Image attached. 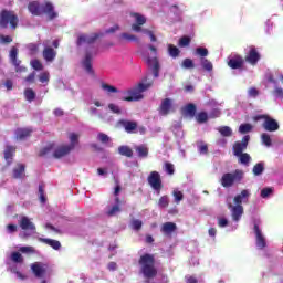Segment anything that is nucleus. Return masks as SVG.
I'll list each match as a JSON object with an SVG mask.
<instances>
[{
  "label": "nucleus",
  "mask_w": 283,
  "mask_h": 283,
  "mask_svg": "<svg viewBox=\"0 0 283 283\" xmlns=\"http://www.w3.org/2000/svg\"><path fill=\"white\" fill-rule=\"evenodd\" d=\"M148 49L150 50L153 57H149L147 55H144V57L146 60V63H148V66L151 70L155 78H158L160 72V63L158 62V57H156L157 51L154 45H148Z\"/></svg>",
  "instance_id": "9b49d317"
},
{
  "label": "nucleus",
  "mask_w": 283,
  "mask_h": 283,
  "mask_svg": "<svg viewBox=\"0 0 283 283\" xmlns=\"http://www.w3.org/2000/svg\"><path fill=\"white\" fill-rule=\"evenodd\" d=\"M171 112H174V101L170 98L164 99L159 107L160 116H167V114H171Z\"/></svg>",
  "instance_id": "4be33fe9"
},
{
  "label": "nucleus",
  "mask_w": 283,
  "mask_h": 283,
  "mask_svg": "<svg viewBox=\"0 0 283 283\" xmlns=\"http://www.w3.org/2000/svg\"><path fill=\"white\" fill-rule=\"evenodd\" d=\"M164 170L169 176H174V165L172 164L166 163L165 166H164Z\"/></svg>",
  "instance_id": "052dcab7"
},
{
  "label": "nucleus",
  "mask_w": 283,
  "mask_h": 283,
  "mask_svg": "<svg viewBox=\"0 0 283 283\" xmlns=\"http://www.w3.org/2000/svg\"><path fill=\"white\" fill-rule=\"evenodd\" d=\"M218 227L221 229L229 227L228 231H235V229H238V224L229 222V220L224 217L218 219Z\"/></svg>",
  "instance_id": "a878e982"
},
{
  "label": "nucleus",
  "mask_w": 283,
  "mask_h": 283,
  "mask_svg": "<svg viewBox=\"0 0 283 283\" xmlns=\"http://www.w3.org/2000/svg\"><path fill=\"white\" fill-rule=\"evenodd\" d=\"M20 227H21L22 231H27L21 234L23 238H28V237L32 235L33 233H36V227L28 217H22L20 219Z\"/></svg>",
  "instance_id": "ddd939ff"
},
{
  "label": "nucleus",
  "mask_w": 283,
  "mask_h": 283,
  "mask_svg": "<svg viewBox=\"0 0 283 283\" xmlns=\"http://www.w3.org/2000/svg\"><path fill=\"white\" fill-rule=\"evenodd\" d=\"M97 139L99 140V143H104V145L109 143V136H107L106 134H103V133H99L97 135Z\"/></svg>",
  "instance_id": "e2e57ef3"
},
{
  "label": "nucleus",
  "mask_w": 283,
  "mask_h": 283,
  "mask_svg": "<svg viewBox=\"0 0 283 283\" xmlns=\"http://www.w3.org/2000/svg\"><path fill=\"white\" fill-rule=\"evenodd\" d=\"M243 178H244V171L237 169L233 172L223 174V176L221 177V185L222 187H226V188L233 187L235 182H242Z\"/></svg>",
  "instance_id": "6e6552de"
},
{
  "label": "nucleus",
  "mask_w": 283,
  "mask_h": 283,
  "mask_svg": "<svg viewBox=\"0 0 283 283\" xmlns=\"http://www.w3.org/2000/svg\"><path fill=\"white\" fill-rule=\"evenodd\" d=\"M273 96H275V98H281L283 101V88L280 86H275L273 91Z\"/></svg>",
  "instance_id": "6e6d98bb"
},
{
  "label": "nucleus",
  "mask_w": 283,
  "mask_h": 283,
  "mask_svg": "<svg viewBox=\"0 0 283 283\" xmlns=\"http://www.w3.org/2000/svg\"><path fill=\"white\" fill-rule=\"evenodd\" d=\"M25 176V166L23 164H18L13 168V178L21 179Z\"/></svg>",
  "instance_id": "7c9ffc66"
},
{
  "label": "nucleus",
  "mask_w": 283,
  "mask_h": 283,
  "mask_svg": "<svg viewBox=\"0 0 283 283\" xmlns=\"http://www.w3.org/2000/svg\"><path fill=\"white\" fill-rule=\"evenodd\" d=\"M200 63L203 70H206V72L213 71V63H211V61H209L208 59L201 57Z\"/></svg>",
  "instance_id": "58836bf2"
},
{
  "label": "nucleus",
  "mask_w": 283,
  "mask_h": 283,
  "mask_svg": "<svg viewBox=\"0 0 283 283\" xmlns=\"http://www.w3.org/2000/svg\"><path fill=\"white\" fill-rule=\"evenodd\" d=\"M172 196H174V198H175V202H176L177 205H180V202H181V200H182V198H184L182 191H180V190H178V189H175V190L172 191Z\"/></svg>",
  "instance_id": "8fccbe9b"
},
{
  "label": "nucleus",
  "mask_w": 283,
  "mask_h": 283,
  "mask_svg": "<svg viewBox=\"0 0 283 283\" xmlns=\"http://www.w3.org/2000/svg\"><path fill=\"white\" fill-rule=\"evenodd\" d=\"M196 54L198 56H209V50H207L206 48L199 46L196 49Z\"/></svg>",
  "instance_id": "5fc2aeb1"
},
{
  "label": "nucleus",
  "mask_w": 283,
  "mask_h": 283,
  "mask_svg": "<svg viewBox=\"0 0 283 283\" xmlns=\"http://www.w3.org/2000/svg\"><path fill=\"white\" fill-rule=\"evenodd\" d=\"M118 193H120V186H116L114 190L115 203L107 208V216H116L120 213V199L118 198Z\"/></svg>",
  "instance_id": "2eb2a0df"
},
{
  "label": "nucleus",
  "mask_w": 283,
  "mask_h": 283,
  "mask_svg": "<svg viewBox=\"0 0 283 283\" xmlns=\"http://www.w3.org/2000/svg\"><path fill=\"white\" fill-rule=\"evenodd\" d=\"M18 54H19V49H17L15 46H13V48L11 49V51H10V54H9L10 61H11V63L15 66V71H17V72H25V67L20 66V65H21V61H19V60L17 59Z\"/></svg>",
  "instance_id": "412c9836"
},
{
  "label": "nucleus",
  "mask_w": 283,
  "mask_h": 283,
  "mask_svg": "<svg viewBox=\"0 0 283 283\" xmlns=\"http://www.w3.org/2000/svg\"><path fill=\"white\" fill-rule=\"evenodd\" d=\"M98 33L91 34H80L77 38V46L86 48V53L81 61V66L91 76H94V69L92 67V61L96 56L98 49L94 46V42L99 38Z\"/></svg>",
  "instance_id": "f257e3e1"
},
{
  "label": "nucleus",
  "mask_w": 283,
  "mask_h": 283,
  "mask_svg": "<svg viewBox=\"0 0 283 283\" xmlns=\"http://www.w3.org/2000/svg\"><path fill=\"white\" fill-rule=\"evenodd\" d=\"M218 132L221 134V136H224L227 138H229V136L233 135V130L231 129V127L229 126H220L219 128H217Z\"/></svg>",
  "instance_id": "e433bc0d"
},
{
  "label": "nucleus",
  "mask_w": 283,
  "mask_h": 283,
  "mask_svg": "<svg viewBox=\"0 0 283 283\" xmlns=\"http://www.w3.org/2000/svg\"><path fill=\"white\" fill-rule=\"evenodd\" d=\"M135 150L138 154L139 158H147V156L149 155V148H147L145 145L135 147Z\"/></svg>",
  "instance_id": "473e14b6"
},
{
  "label": "nucleus",
  "mask_w": 283,
  "mask_h": 283,
  "mask_svg": "<svg viewBox=\"0 0 283 283\" xmlns=\"http://www.w3.org/2000/svg\"><path fill=\"white\" fill-rule=\"evenodd\" d=\"M250 196H251V190L244 189L241 191V193L234 197V203L237 206L242 205V202H247V200H249Z\"/></svg>",
  "instance_id": "393cba45"
},
{
  "label": "nucleus",
  "mask_w": 283,
  "mask_h": 283,
  "mask_svg": "<svg viewBox=\"0 0 283 283\" xmlns=\"http://www.w3.org/2000/svg\"><path fill=\"white\" fill-rule=\"evenodd\" d=\"M31 67H33V70L41 71L43 70V64L39 60H33L31 61Z\"/></svg>",
  "instance_id": "bf43d9fd"
},
{
  "label": "nucleus",
  "mask_w": 283,
  "mask_h": 283,
  "mask_svg": "<svg viewBox=\"0 0 283 283\" xmlns=\"http://www.w3.org/2000/svg\"><path fill=\"white\" fill-rule=\"evenodd\" d=\"M273 196V188H263L261 190V198L266 200V198H271Z\"/></svg>",
  "instance_id": "de8ad7c7"
},
{
  "label": "nucleus",
  "mask_w": 283,
  "mask_h": 283,
  "mask_svg": "<svg viewBox=\"0 0 283 283\" xmlns=\"http://www.w3.org/2000/svg\"><path fill=\"white\" fill-rule=\"evenodd\" d=\"M237 157L239 158V163H241V165H249V163H251V156L247 153H242Z\"/></svg>",
  "instance_id": "37998d69"
},
{
  "label": "nucleus",
  "mask_w": 283,
  "mask_h": 283,
  "mask_svg": "<svg viewBox=\"0 0 283 283\" xmlns=\"http://www.w3.org/2000/svg\"><path fill=\"white\" fill-rule=\"evenodd\" d=\"M39 81L40 83L48 85V83H50V73L49 72L41 73L39 75Z\"/></svg>",
  "instance_id": "3c124183"
},
{
  "label": "nucleus",
  "mask_w": 283,
  "mask_h": 283,
  "mask_svg": "<svg viewBox=\"0 0 283 283\" xmlns=\"http://www.w3.org/2000/svg\"><path fill=\"white\" fill-rule=\"evenodd\" d=\"M252 174L254 176H262V174H264V161L256 164L252 169Z\"/></svg>",
  "instance_id": "c9c22d12"
},
{
  "label": "nucleus",
  "mask_w": 283,
  "mask_h": 283,
  "mask_svg": "<svg viewBox=\"0 0 283 283\" xmlns=\"http://www.w3.org/2000/svg\"><path fill=\"white\" fill-rule=\"evenodd\" d=\"M30 134H32V129L30 128H18L15 130V138L17 140H25Z\"/></svg>",
  "instance_id": "c85d7f7f"
},
{
  "label": "nucleus",
  "mask_w": 283,
  "mask_h": 283,
  "mask_svg": "<svg viewBox=\"0 0 283 283\" xmlns=\"http://www.w3.org/2000/svg\"><path fill=\"white\" fill-rule=\"evenodd\" d=\"M191 43V39L184 36L179 40V48H187Z\"/></svg>",
  "instance_id": "13d9d810"
},
{
  "label": "nucleus",
  "mask_w": 283,
  "mask_h": 283,
  "mask_svg": "<svg viewBox=\"0 0 283 283\" xmlns=\"http://www.w3.org/2000/svg\"><path fill=\"white\" fill-rule=\"evenodd\" d=\"M168 53H169V56H171L172 59H176L180 54V50L174 44H168Z\"/></svg>",
  "instance_id": "79ce46f5"
},
{
  "label": "nucleus",
  "mask_w": 283,
  "mask_h": 283,
  "mask_svg": "<svg viewBox=\"0 0 283 283\" xmlns=\"http://www.w3.org/2000/svg\"><path fill=\"white\" fill-rule=\"evenodd\" d=\"M19 251L21 253H34V249L32 247H21Z\"/></svg>",
  "instance_id": "69168bd1"
},
{
  "label": "nucleus",
  "mask_w": 283,
  "mask_h": 283,
  "mask_svg": "<svg viewBox=\"0 0 283 283\" xmlns=\"http://www.w3.org/2000/svg\"><path fill=\"white\" fill-rule=\"evenodd\" d=\"M90 114H91L92 116H99V118H102V120H107V122L112 120V118H111V117H107V115H101V114H98V109H97V108H94V107H91V108H90Z\"/></svg>",
  "instance_id": "a18cd8bd"
},
{
  "label": "nucleus",
  "mask_w": 283,
  "mask_h": 283,
  "mask_svg": "<svg viewBox=\"0 0 283 283\" xmlns=\"http://www.w3.org/2000/svg\"><path fill=\"white\" fill-rule=\"evenodd\" d=\"M255 245L260 251L266 249V237L262 233V230L258 224L254 226Z\"/></svg>",
  "instance_id": "dca6fc26"
},
{
  "label": "nucleus",
  "mask_w": 283,
  "mask_h": 283,
  "mask_svg": "<svg viewBox=\"0 0 283 283\" xmlns=\"http://www.w3.org/2000/svg\"><path fill=\"white\" fill-rule=\"evenodd\" d=\"M140 272L146 280H153L158 275V270H156V260L151 254H144L139 259Z\"/></svg>",
  "instance_id": "f03ea898"
},
{
  "label": "nucleus",
  "mask_w": 283,
  "mask_h": 283,
  "mask_svg": "<svg viewBox=\"0 0 283 283\" xmlns=\"http://www.w3.org/2000/svg\"><path fill=\"white\" fill-rule=\"evenodd\" d=\"M249 140H251V137L249 135H245L242 138V142H237L233 145V154L234 156H240L242 155L244 151V149H247L248 145H249Z\"/></svg>",
  "instance_id": "aec40b11"
},
{
  "label": "nucleus",
  "mask_w": 283,
  "mask_h": 283,
  "mask_svg": "<svg viewBox=\"0 0 283 283\" xmlns=\"http://www.w3.org/2000/svg\"><path fill=\"white\" fill-rule=\"evenodd\" d=\"M159 207L161 209H165V208L169 207V197H167V196L160 197V199H159Z\"/></svg>",
  "instance_id": "864d4df0"
},
{
  "label": "nucleus",
  "mask_w": 283,
  "mask_h": 283,
  "mask_svg": "<svg viewBox=\"0 0 283 283\" xmlns=\"http://www.w3.org/2000/svg\"><path fill=\"white\" fill-rule=\"evenodd\" d=\"M102 90L106 92V94H116L118 93V88L116 86H112L109 84L102 83Z\"/></svg>",
  "instance_id": "a19ab883"
},
{
  "label": "nucleus",
  "mask_w": 283,
  "mask_h": 283,
  "mask_svg": "<svg viewBox=\"0 0 283 283\" xmlns=\"http://www.w3.org/2000/svg\"><path fill=\"white\" fill-rule=\"evenodd\" d=\"M228 65L231 70H242V65H244V57L239 54H232L228 57Z\"/></svg>",
  "instance_id": "a211bd4d"
},
{
  "label": "nucleus",
  "mask_w": 283,
  "mask_h": 283,
  "mask_svg": "<svg viewBox=\"0 0 283 283\" xmlns=\"http://www.w3.org/2000/svg\"><path fill=\"white\" fill-rule=\"evenodd\" d=\"M32 273L39 280H42L40 283H50V272L48 271V264L35 262L31 265Z\"/></svg>",
  "instance_id": "1a4fd4ad"
},
{
  "label": "nucleus",
  "mask_w": 283,
  "mask_h": 283,
  "mask_svg": "<svg viewBox=\"0 0 283 283\" xmlns=\"http://www.w3.org/2000/svg\"><path fill=\"white\" fill-rule=\"evenodd\" d=\"M262 127L265 132H277V129H280V124L271 117H265Z\"/></svg>",
  "instance_id": "5701e85b"
},
{
  "label": "nucleus",
  "mask_w": 283,
  "mask_h": 283,
  "mask_svg": "<svg viewBox=\"0 0 283 283\" xmlns=\"http://www.w3.org/2000/svg\"><path fill=\"white\" fill-rule=\"evenodd\" d=\"M108 109L113 112V114H122L120 106L114 103L108 104Z\"/></svg>",
  "instance_id": "4d7b16f0"
},
{
  "label": "nucleus",
  "mask_w": 283,
  "mask_h": 283,
  "mask_svg": "<svg viewBox=\"0 0 283 283\" xmlns=\"http://www.w3.org/2000/svg\"><path fill=\"white\" fill-rule=\"evenodd\" d=\"M39 198L42 205H45V192L43 190V186H39Z\"/></svg>",
  "instance_id": "0e129e2a"
},
{
  "label": "nucleus",
  "mask_w": 283,
  "mask_h": 283,
  "mask_svg": "<svg viewBox=\"0 0 283 283\" xmlns=\"http://www.w3.org/2000/svg\"><path fill=\"white\" fill-rule=\"evenodd\" d=\"M130 227L132 229H134V231H140V229H143V221L138 219H133L130 222Z\"/></svg>",
  "instance_id": "49530a36"
},
{
  "label": "nucleus",
  "mask_w": 283,
  "mask_h": 283,
  "mask_svg": "<svg viewBox=\"0 0 283 283\" xmlns=\"http://www.w3.org/2000/svg\"><path fill=\"white\" fill-rule=\"evenodd\" d=\"M261 59L260 52H258V49L255 46H251L245 55V62L250 65H258L259 61Z\"/></svg>",
  "instance_id": "6ab92c4d"
},
{
  "label": "nucleus",
  "mask_w": 283,
  "mask_h": 283,
  "mask_svg": "<svg viewBox=\"0 0 283 283\" xmlns=\"http://www.w3.org/2000/svg\"><path fill=\"white\" fill-rule=\"evenodd\" d=\"M149 87H151V83H139L134 88L124 91L122 93V101H127L128 103L142 101L143 92H146Z\"/></svg>",
  "instance_id": "20e7f679"
},
{
  "label": "nucleus",
  "mask_w": 283,
  "mask_h": 283,
  "mask_svg": "<svg viewBox=\"0 0 283 283\" xmlns=\"http://www.w3.org/2000/svg\"><path fill=\"white\" fill-rule=\"evenodd\" d=\"M24 98H25V101H28V103H32V101H34V98H36V93L32 88H27L24 91Z\"/></svg>",
  "instance_id": "4c0bfd02"
},
{
  "label": "nucleus",
  "mask_w": 283,
  "mask_h": 283,
  "mask_svg": "<svg viewBox=\"0 0 283 283\" xmlns=\"http://www.w3.org/2000/svg\"><path fill=\"white\" fill-rule=\"evenodd\" d=\"M177 229V226L176 223L174 222H165L163 226H161V233L164 235H171V233H174Z\"/></svg>",
  "instance_id": "cd10ccee"
},
{
  "label": "nucleus",
  "mask_w": 283,
  "mask_h": 283,
  "mask_svg": "<svg viewBox=\"0 0 283 283\" xmlns=\"http://www.w3.org/2000/svg\"><path fill=\"white\" fill-rule=\"evenodd\" d=\"M253 129V126L251 124H241L239 127L240 134H249Z\"/></svg>",
  "instance_id": "09e8293b"
},
{
  "label": "nucleus",
  "mask_w": 283,
  "mask_h": 283,
  "mask_svg": "<svg viewBox=\"0 0 283 283\" xmlns=\"http://www.w3.org/2000/svg\"><path fill=\"white\" fill-rule=\"evenodd\" d=\"M11 260H12V263L10 264L11 273H14L18 280H27L28 276L21 273V271H23V256L21 255V253L13 252L11 254Z\"/></svg>",
  "instance_id": "0eeeda50"
},
{
  "label": "nucleus",
  "mask_w": 283,
  "mask_h": 283,
  "mask_svg": "<svg viewBox=\"0 0 283 283\" xmlns=\"http://www.w3.org/2000/svg\"><path fill=\"white\" fill-rule=\"evenodd\" d=\"M197 149L201 156H207V154H209V147L207 146V144L205 142H198Z\"/></svg>",
  "instance_id": "f704fd0d"
},
{
  "label": "nucleus",
  "mask_w": 283,
  "mask_h": 283,
  "mask_svg": "<svg viewBox=\"0 0 283 283\" xmlns=\"http://www.w3.org/2000/svg\"><path fill=\"white\" fill-rule=\"evenodd\" d=\"M28 10L33 17H41V14H46L50 19H56L57 17L56 12H54V6L50 2L43 4H40L38 1L30 2Z\"/></svg>",
  "instance_id": "7ed1b4c3"
},
{
  "label": "nucleus",
  "mask_w": 283,
  "mask_h": 283,
  "mask_svg": "<svg viewBox=\"0 0 283 283\" xmlns=\"http://www.w3.org/2000/svg\"><path fill=\"white\" fill-rule=\"evenodd\" d=\"M18 23H19V18L17 17V14H14V12L3 10L0 13V25L2 28H7L8 25H11L12 30H17Z\"/></svg>",
  "instance_id": "9d476101"
},
{
  "label": "nucleus",
  "mask_w": 283,
  "mask_h": 283,
  "mask_svg": "<svg viewBox=\"0 0 283 283\" xmlns=\"http://www.w3.org/2000/svg\"><path fill=\"white\" fill-rule=\"evenodd\" d=\"M261 143L265 147H271L273 145V142L271 140V135H269L268 133H263L261 135Z\"/></svg>",
  "instance_id": "ea45409f"
},
{
  "label": "nucleus",
  "mask_w": 283,
  "mask_h": 283,
  "mask_svg": "<svg viewBox=\"0 0 283 283\" xmlns=\"http://www.w3.org/2000/svg\"><path fill=\"white\" fill-rule=\"evenodd\" d=\"M17 151V148L14 146L7 145L4 148V159L8 165L12 164V158H14V153Z\"/></svg>",
  "instance_id": "bb28decb"
},
{
  "label": "nucleus",
  "mask_w": 283,
  "mask_h": 283,
  "mask_svg": "<svg viewBox=\"0 0 283 283\" xmlns=\"http://www.w3.org/2000/svg\"><path fill=\"white\" fill-rule=\"evenodd\" d=\"M228 209H230L232 224H238L240 220H242V216L244 214V208L242 205H235L231 203V199H227Z\"/></svg>",
  "instance_id": "f8f14e48"
},
{
  "label": "nucleus",
  "mask_w": 283,
  "mask_h": 283,
  "mask_svg": "<svg viewBox=\"0 0 283 283\" xmlns=\"http://www.w3.org/2000/svg\"><path fill=\"white\" fill-rule=\"evenodd\" d=\"M182 114L185 116H190V118H193L196 116V105L188 104L182 108Z\"/></svg>",
  "instance_id": "2f4dec72"
},
{
  "label": "nucleus",
  "mask_w": 283,
  "mask_h": 283,
  "mask_svg": "<svg viewBox=\"0 0 283 283\" xmlns=\"http://www.w3.org/2000/svg\"><path fill=\"white\" fill-rule=\"evenodd\" d=\"M148 184L151 189L160 193V189H163V180L160 179V174L158 171H151L148 176Z\"/></svg>",
  "instance_id": "4468645a"
},
{
  "label": "nucleus",
  "mask_w": 283,
  "mask_h": 283,
  "mask_svg": "<svg viewBox=\"0 0 283 283\" xmlns=\"http://www.w3.org/2000/svg\"><path fill=\"white\" fill-rule=\"evenodd\" d=\"M208 118H209V115H207V113H199L197 115L198 123H207Z\"/></svg>",
  "instance_id": "680f3d73"
},
{
  "label": "nucleus",
  "mask_w": 283,
  "mask_h": 283,
  "mask_svg": "<svg viewBox=\"0 0 283 283\" xmlns=\"http://www.w3.org/2000/svg\"><path fill=\"white\" fill-rule=\"evenodd\" d=\"M119 40L120 41H129V42H132V41H138V38H136V35L130 34V33H122L119 35Z\"/></svg>",
  "instance_id": "c03bdc74"
},
{
  "label": "nucleus",
  "mask_w": 283,
  "mask_h": 283,
  "mask_svg": "<svg viewBox=\"0 0 283 283\" xmlns=\"http://www.w3.org/2000/svg\"><path fill=\"white\" fill-rule=\"evenodd\" d=\"M69 145H61L54 150V158H63L64 156H67V154H70V151H72V149L78 145V134L71 133L69 135Z\"/></svg>",
  "instance_id": "39448f33"
},
{
  "label": "nucleus",
  "mask_w": 283,
  "mask_h": 283,
  "mask_svg": "<svg viewBox=\"0 0 283 283\" xmlns=\"http://www.w3.org/2000/svg\"><path fill=\"white\" fill-rule=\"evenodd\" d=\"M39 242H43L44 244H48L49 247H51L52 249H54V251H59L61 249V242L56 241L54 239H43V238H39Z\"/></svg>",
  "instance_id": "c756f323"
},
{
  "label": "nucleus",
  "mask_w": 283,
  "mask_h": 283,
  "mask_svg": "<svg viewBox=\"0 0 283 283\" xmlns=\"http://www.w3.org/2000/svg\"><path fill=\"white\" fill-rule=\"evenodd\" d=\"M118 153L120 156H126L127 158H132V156H134V151L132 148H129V146H120L118 148Z\"/></svg>",
  "instance_id": "72a5a7b5"
},
{
  "label": "nucleus",
  "mask_w": 283,
  "mask_h": 283,
  "mask_svg": "<svg viewBox=\"0 0 283 283\" xmlns=\"http://www.w3.org/2000/svg\"><path fill=\"white\" fill-rule=\"evenodd\" d=\"M118 123L122 125V127H124L127 134H136V129H138V124H136V122L120 119Z\"/></svg>",
  "instance_id": "b1692460"
},
{
  "label": "nucleus",
  "mask_w": 283,
  "mask_h": 283,
  "mask_svg": "<svg viewBox=\"0 0 283 283\" xmlns=\"http://www.w3.org/2000/svg\"><path fill=\"white\" fill-rule=\"evenodd\" d=\"M17 224H9L7 226V233H15Z\"/></svg>",
  "instance_id": "774afa93"
},
{
  "label": "nucleus",
  "mask_w": 283,
  "mask_h": 283,
  "mask_svg": "<svg viewBox=\"0 0 283 283\" xmlns=\"http://www.w3.org/2000/svg\"><path fill=\"white\" fill-rule=\"evenodd\" d=\"M0 43H12V38L9 35H0Z\"/></svg>",
  "instance_id": "338daca9"
},
{
  "label": "nucleus",
  "mask_w": 283,
  "mask_h": 283,
  "mask_svg": "<svg viewBox=\"0 0 283 283\" xmlns=\"http://www.w3.org/2000/svg\"><path fill=\"white\" fill-rule=\"evenodd\" d=\"M43 59L46 61V63L54 62V59H56V51L50 46V40H46L43 42Z\"/></svg>",
  "instance_id": "f3484780"
},
{
  "label": "nucleus",
  "mask_w": 283,
  "mask_h": 283,
  "mask_svg": "<svg viewBox=\"0 0 283 283\" xmlns=\"http://www.w3.org/2000/svg\"><path fill=\"white\" fill-rule=\"evenodd\" d=\"M181 67H184L185 70H193V61L191 59H185L181 64Z\"/></svg>",
  "instance_id": "603ef678"
},
{
  "label": "nucleus",
  "mask_w": 283,
  "mask_h": 283,
  "mask_svg": "<svg viewBox=\"0 0 283 283\" xmlns=\"http://www.w3.org/2000/svg\"><path fill=\"white\" fill-rule=\"evenodd\" d=\"M133 19L136 21V23L132 24V30L134 32H143V34H147L149 36L150 41L155 43L156 41V35H154V32L147 29L140 28V25H145L147 23V19L145 15L140 13H132Z\"/></svg>",
  "instance_id": "423d86ee"
}]
</instances>
